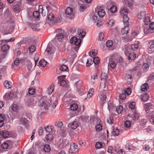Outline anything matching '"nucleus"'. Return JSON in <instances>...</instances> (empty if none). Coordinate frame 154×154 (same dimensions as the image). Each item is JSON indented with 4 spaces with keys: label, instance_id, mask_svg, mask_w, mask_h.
Returning <instances> with one entry per match:
<instances>
[{
    "label": "nucleus",
    "instance_id": "obj_21",
    "mask_svg": "<svg viewBox=\"0 0 154 154\" xmlns=\"http://www.w3.org/2000/svg\"><path fill=\"white\" fill-rule=\"evenodd\" d=\"M149 96L148 94L146 93L141 96V100L146 102L148 100Z\"/></svg>",
    "mask_w": 154,
    "mask_h": 154
},
{
    "label": "nucleus",
    "instance_id": "obj_53",
    "mask_svg": "<svg viewBox=\"0 0 154 154\" xmlns=\"http://www.w3.org/2000/svg\"><path fill=\"white\" fill-rule=\"evenodd\" d=\"M1 146L2 148L5 149H7L8 147V145L7 143L5 142L1 144Z\"/></svg>",
    "mask_w": 154,
    "mask_h": 154
},
{
    "label": "nucleus",
    "instance_id": "obj_42",
    "mask_svg": "<svg viewBox=\"0 0 154 154\" xmlns=\"http://www.w3.org/2000/svg\"><path fill=\"white\" fill-rule=\"evenodd\" d=\"M9 49V46L7 45H5L2 47V50L5 52L7 51Z\"/></svg>",
    "mask_w": 154,
    "mask_h": 154
},
{
    "label": "nucleus",
    "instance_id": "obj_59",
    "mask_svg": "<svg viewBox=\"0 0 154 154\" xmlns=\"http://www.w3.org/2000/svg\"><path fill=\"white\" fill-rule=\"evenodd\" d=\"M126 95V94L122 93L119 95V97L120 99L123 100L125 98Z\"/></svg>",
    "mask_w": 154,
    "mask_h": 154
},
{
    "label": "nucleus",
    "instance_id": "obj_22",
    "mask_svg": "<svg viewBox=\"0 0 154 154\" xmlns=\"http://www.w3.org/2000/svg\"><path fill=\"white\" fill-rule=\"evenodd\" d=\"M11 82L10 81H5L4 83V85L5 88L7 89H9L11 87Z\"/></svg>",
    "mask_w": 154,
    "mask_h": 154
},
{
    "label": "nucleus",
    "instance_id": "obj_28",
    "mask_svg": "<svg viewBox=\"0 0 154 154\" xmlns=\"http://www.w3.org/2000/svg\"><path fill=\"white\" fill-rule=\"evenodd\" d=\"M139 44V41L135 42V43L132 45L131 48L134 50H136L138 48Z\"/></svg>",
    "mask_w": 154,
    "mask_h": 154
},
{
    "label": "nucleus",
    "instance_id": "obj_20",
    "mask_svg": "<svg viewBox=\"0 0 154 154\" xmlns=\"http://www.w3.org/2000/svg\"><path fill=\"white\" fill-rule=\"evenodd\" d=\"M5 119V116L3 114L0 115V128L2 127L4 124V121Z\"/></svg>",
    "mask_w": 154,
    "mask_h": 154
},
{
    "label": "nucleus",
    "instance_id": "obj_17",
    "mask_svg": "<svg viewBox=\"0 0 154 154\" xmlns=\"http://www.w3.org/2000/svg\"><path fill=\"white\" fill-rule=\"evenodd\" d=\"M5 16L8 18H10L11 17L12 14L10 12L9 9L7 8H5V11L4 13Z\"/></svg>",
    "mask_w": 154,
    "mask_h": 154
},
{
    "label": "nucleus",
    "instance_id": "obj_7",
    "mask_svg": "<svg viewBox=\"0 0 154 154\" xmlns=\"http://www.w3.org/2000/svg\"><path fill=\"white\" fill-rule=\"evenodd\" d=\"M78 150V146L75 143H72L70 144V148L69 150V152L71 153H74Z\"/></svg>",
    "mask_w": 154,
    "mask_h": 154
},
{
    "label": "nucleus",
    "instance_id": "obj_2",
    "mask_svg": "<svg viewBox=\"0 0 154 154\" xmlns=\"http://www.w3.org/2000/svg\"><path fill=\"white\" fill-rule=\"evenodd\" d=\"M58 104L57 100L54 96H52L50 97L48 102V104L44 106V108L45 109H48V107H51L54 109Z\"/></svg>",
    "mask_w": 154,
    "mask_h": 154
},
{
    "label": "nucleus",
    "instance_id": "obj_40",
    "mask_svg": "<svg viewBox=\"0 0 154 154\" xmlns=\"http://www.w3.org/2000/svg\"><path fill=\"white\" fill-rule=\"evenodd\" d=\"M44 150L45 152H49L51 150L50 145L48 144H45L44 147Z\"/></svg>",
    "mask_w": 154,
    "mask_h": 154
},
{
    "label": "nucleus",
    "instance_id": "obj_36",
    "mask_svg": "<svg viewBox=\"0 0 154 154\" xmlns=\"http://www.w3.org/2000/svg\"><path fill=\"white\" fill-rule=\"evenodd\" d=\"M53 135L50 134H47L45 137L46 140L48 141H51L53 139Z\"/></svg>",
    "mask_w": 154,
    "mask_h": 154
},
{
    "label": "nucleus",
    "instance_id": "obj_39",
    "mask_svg": "<svg viewBox=\"0 0 154 154\" xmlns=\"http://www.w3.org/2000/svg\"><path fill=\"white\" fill-rule=\"evenodd\" d=\"M47 18L49 21L53 20L54 18V14L52 13L49 14L47 16Z\"/></svg>",
    "mask_w": 154,
    "mask_h": 154
},
{
    "label": "nucleus",
    "instance_id": "obj_61",
    "mask_svg": "<svg viewBox=\"0 0 154 154\" xmlns=\"http://www.w3.org/2000/svg\"><path fill=\"white\" fill-rule=\"evenodd\" d=\"M55 125L56 127L60 128L63 125V124L61 122L58 121L55 123Z\"/></svg>",
    "mask_w": 154,
    "mask_h": 154
},
{
    "label": "nucleus",
    "instance_id": "obj_41",
    "mask_svg": "<svg viewBox=\"0 0 154 154\" xmlns=\"http://www.w3.org/2000/svg\"><path fill=\"white\" fill-rule=\"evenodd\" d=\"M85 32L84 31H81L79 32L78 37L80 38H83L85 35Z\"/></svg>",
    "mask_w": 154,
    "mask_h": 154
},
{
    "label": "nucleus",
    "instance_id": "obj_60",
    "mask_svg": "<svg viewBox=\"0 0 154 154\" xmlns=\"http://www.w3.org/2000/svg\"><path fill=\"white\" fill-rule=\"evenodd\" d=\"M131 93V88H128L125 89V94L127 95H130Z\"/></svg>",
    "mask_w": 154,
    "mask_h": 154
},
{
    "label": "nucleus",
    "instance_id": "obj_23",
    "mask_svg": "<svg viewBox=\"0 0 154 154\" xmlns=\"http://www.w3.org/2000/svg\"><path fill=\"white\" fill-rule=\"evenodd\" d=\"M63 38V36L62 33H59L55 37V39H57L59 41H62Z\"/></svg>",
    "mask_w": 154,
    "mask_h": 154
},
{
    "label": "nucleus",
    "instance_id": "obj_3",
    "mask_svg": "<svg viewBox=\"0 0 154 154\" xmlns=\"http://www.w3.org/2000/svg\"><path fill=\"white\" fill-rule=\"evenodd\" d=\"M120 13L123 17L124 23L126 24V25H129V18L127 16L128 13L127 10L125 8H122L120 11Z\"/></svg>",
    "mask_w": 154,
    "mask_h": 154
},
{
    "label": "nucleus",
    "instance_id": "obj_35",
    "mask_svg": "<svg viewBox=\"0 0 154 154\" xmlns=\"http://www.w3.org/2000/svg\"><path fill=\"white\" fill-rule=\"evenodd\" d=\"M29 51L30 53H32L35 51L36 48L34 45H30L28 48Z\"/></svg>",
    "mask_w": 154,
    "mask_h": 154
},
{
    "label": "nucleus",
    "instance_id": "obj_11",
    "mask_svg": "<svg viewBox=\"0 0 154 154\" xmlns=\"http://www.w3.org/2000/svg\"><path fill=\"white\" fill-rule=\"evenodd\" d=\"M68 126L69 128H71L73 129H75L78 127V124L77 122L74 121L71 123L69 124Z\"/></svg>",
    "mask_w": 154,
    "mask_h": 154
},
{
    "label": "nucleus",
    "instance_id": "obj_31",
    "mask_svg": "<svg viewBox=\"0 0 154 154\" xmlns=\"http://www.w3.org/2000/svg\"><path fill=\"white\" fill-rule=\"evenodd\" d=\"M94 93V89L91 88L90 89L88 93L87 94V97L88 98H91L92 96Z\"/></svg>",
    "mask_w": 154,
    "mask_h": 154
},
{
    "label": "nucleus",
    "instance_id": "obj_57",
    "mask_svg": "<svg viewBox=\"0 0 154 154\" xmlns=\"http://www.w3.org/2000/svg\"><path fill=\"white\" fill-rule=\"evenodd\" d=\"M35 90L33 88H29L28 91L29 94L32 95L34 94L35 92Z\"/></svg>",
    "mask_w": 154,
    "mask_h": 154
},
{
    "label": "nucleus",
    "instance_id": "obj_8",
    "mask_svg": "<svg viewBox=\"0 0 154 154\" xmlns=\"http://www.w3.org/2000/svg\"><path fill=\"white\" fill-rule=\"evenodd\" d=\"M66 13L67 15V17L72 18L74 17V13L73 9L70 7H68L66 10Z\"/></svg>",
    "mask_w": 154,
    "mask_h": 154
},
{
    "label": "nucleus",
    "instance_id": "obj_5",
    "mask_svg": "<svg viewBox=\"0 0 154 154\" xmlns=\"http://www.w3.org/2000/svg\"><path fill=\"white\" fill-rule=\"evenodd\" d=\"M144 108L146 112L149 114H152L154 110V106L150 103H148L145 106Z\"/></svg>",
    "mask_w": 154,
    "mask_h": 154
},
{
    "label": "nucleus",
    "instance_id": "obj_45",
    "mask_svg": "<svg viewBox=\"0 0 154 154\" xmlns=\"http://www.w3.org/2000/svg\"><path fill=\"white\" fill-rule=\"evenodd\" d=\"M93 63V61L91 58H89L87 60L86 62V66H90Z\"/></svg>",
    "mask_w": 154,
    "mask_h": 154
},
{
    "label": "nucleus",
    "instance_id": "obj_49",
    "mask_svg": "<svg viewBox=\"0 0 154 154\" xmlns=\"http://www.w3.org/2000/svg\"><path fill=\"white\" fill-rule=\"evenodd\" d=\"M100 77L101 80H106L107 79V75L105 73H102L101 74Z\"/></svg>",
    "mask_w": 154,
    "mask_h": 154
},
{
    "label": "nucleus",
    "instance_id": "obj_47",
    "mask_svg": "<svg viewBox=\"0 0 154 154\" xmlns=\"http://www.w3.org/2000/svg\"><path fill=\"white\" fill-rule=\"evenodd\" d=\"M117 7L116 6L112 5L110 9V11L112 13H114L116 12Z\"/></svg>",
    "mask_w": 154,
    "mask_h": 154
},
{
    "label": "nucleus",
    "instance_id": "obj_15",
    "mask_svg": "<svg viewBox=\"0 0 154 154\" xmlns=\"http://www.w3.org/2000/svg\"><path fill=\"white\" fill-rule=\"evenodd\" d=\"M125 27L122 29L121 32V33L123 34H127L128 33V31L129 30V28L128 27L129 25H126V24H125L124 23Z\"/></svg>",
    "mask_w": 154,
    "mask_h": 154
},
{
    "label": "nucleus",
    "instance_id": "obj_19",
    "mask_svg": "<svg viewBox=\"0 0 154 154\" xmlns=\"http://www.w3.org/2000/svg\"><path fill=\"white\" fill-rule=\"evenodd\" d=\"M136 55L134 52H131L129 53L128 57V59L129 61H131L134 60L135 58Z\"/></svg>",
    "mask_w": 154,
    "mask_h": 154
},
{
    "label": "nucleus",
    "instance_id": "obj_6",
    "mask_svg": "<svg viewBox=\"0 0 154 154\" xmlns=\"http://www.w3.org/2000/svg\"><path fill=\"white\" fill-rule=\"evenodd\" d=\"M43 7L42 5H39L38 8V11H35L33 12V17L35 18H38L40 13H42L43 11Z\"/></svg>",
    "mask_w": 154,
    "mask_h": 154
},
{
    "label": "nucleus",
    "instance_id": "obj_43",
    "mask_svg": "<svg viewBox=\"0 0 154 154\" xmlns=\"http://www.w3.org/2000/svg\"><path fill=\"white\" fill-rule=\"evenodd\" d=\"M18 108V106L16 104H13L11 106V109L14 112L16 111Z\"/></svg>",
    "mask_w": 154,
    "mask_h": 154
},
{
    "label": "nucleus",
    "instance_id": "obj_56",
    "mask_svg": "<svg viewBox=\"0 0 154 154\" xmlns=\"http://www.w3.org/2000/svg\"><path fill=\"white\" fill-rule=\"evenodd\" d=\"M131 126V122L130 121H126L125 122V126L126 128H129Z\"/></svg>",
    "mask_w": 154,
    "mask_h": 154
},
{
    "label": "nucleus",
    "instance_id": "obj_32",
    "mask_svg": "<svg viewBox=\"0 0 154 154\" xmlns=\"http://www.w3.org/2000/svg\"><path fill=\"white\" fill-rule=\"evenodd\" d=\"M47 63L44 59H42L39 61V64L41 66L44 67L46 65Z\"/></svg>",
    "mask_w": 154,
    "mask_h": 154
},
{
    "label": "nucleus",
    "instance_id": "obj_13",
    "mask_svg": "<svg viewBox=\"0 0 154 154\" xmlns=\"http://www.w3.org/2000/svg\"><path fill=\"white\" fill-rule=\"evenodd\" d=\"M47 100V98L46 97H42L40 100L39 101L38 103V105L40 106H43L44 103H45Z\"/></svg>",
    "mask_w": 154,
    "mask_h": 154
},
{
    "label": "nucleus",
    "instance_id": "obj_12",
    "mask_svg": "<svg viewBox=\"0 0 154 154\" xmlns=\"http://www.w3.org/2000/svg\"><path fill=\"white\" fill-rule=\"evenodd\" d=\"M97 125L95 127L96 130L97 131H99L102 129V123L100 119L97 120Z\"/></svg>",
    "mask_w": 154,
    "mask_h": 154
},
{
    "label": "nucleus",
    "instance_id": "obj_1",
    "mask_svg": "<svg viewBox=\"0 0 154 154\" xmlns=\"http://www.w3.org/2000/svg\"><path fill=\"white\" fill-rule=\"evenodd\" d=\"M100 92L99 94V97L100 99V103L103 104L105 102L106 98V93L104 91L107 89V88L104 83H101L100 87Z\"/></svg>",
    "mask_w": 154,
    "mask_h": 154
},
{
    "label": "nucleus",
    "instance_id": "obj_9",
    "mask_svg": "<svg viewBox=\"0 0 154 154\" xmlns=\"http://www.w3.org/2000/svg\"><path fill=\"white\" fill-rule=\"evenodd\" d=\"M26 103L27 105L29 106H34L36 103V102L33 100V99H29L26 100Z\"/></svg>",
    "mask_w": 154,
    "mask_h": 154
},
{
    "label": "nucleus",
    "instance_id": "obj_26",
    "mask_svg": "<svg viewBox=\"0 0 154 154\" xmlns=\"http://www.w3.org/2000/svg\"><path fill=\"white\" fill-rule=\"evenodd\" d=\"M119 133V130L117 128L113 129L112 132V134L114 136H118Z\"/></svg>",
    "mask_w": 154,
    "mask_h": 154
},
{
    "label": "nucleus",
    "instance_id": "obj_52",
    "mask_svg": "<svg viewBox=\"0 0 154 154\" xmlns=\"http://www.w3.org/2000/svg\"><path fill=\"white\" fill-rule=\"evenodd\" d=\"M103 144L101 142H98L95 145V147L97 149H100L102 147Z\"/></svg>",
    "mask_w": 154,
    "mask_h": 154
},
{
    "label": "nucleus",
    "instance_id": "obj_14",
    "mask_svg": "<svg viewBox=\"0 0 154 154\" xmlns=\"http://www.w3.org/2000/svg\"><path fill=\"white\" fill-rule=\"evenodd\" d=\"M96 11L97 12L99 17H103L106 14V12L104 9H100L99 10H96Z\"/></svg>",
    "mask_w": 154,
    "mask_h": 154
},
{
    "label": "nucleus",
    "instance_id": "obj_58",
    "mask_svg": "<svg viewBox=\"0 0 154 154\" xmlns=\"http://www.w3.org/2000/svg\"><path fill=\"white\" fill-rule=\"evenodd\" d=\"M148 47L154 48V40H151L149 42Z\"/></svg>",
    "mask_w": 154,
    "mask_h": 154
},
{
    "label": "nucleus",
    "instance_id": "obj_18",
    "mask_svg": "<svg viewBox=\"0 0 154 154\" xmlns=\"http://www.w3.org/2000/svg\"><path fill=\"white\" fill-rule=\"evenodd\" d=\"M54 85L53 84L51 85L48 88L47 92L48 94H52L54 90Z\"/></svg>",
    "mask_w": 154,
    "mask_h": 154
},
{
    "label": "nucleus",
    "instance_id": "obj_50",
    "mask_svg": "<svg viewBox=\"0 0 154 154\" xmlns=\"http://www.w3.org/2000/svg\"><path fill=\"white\" fill-rule=\"evenodd\" d=\"M123 110V107L122 106H120L116 109V112L118 113H121Z\"/></svg>",
    "mask_w": 154,
    "mask_h": 154
},
{
    "label": "nucleus",
    "instance_id": "obj_55",
    "mask_svg": "<svg viewBox=\"0 0 154 154\" xmlns=\"http://www.w3.org/2000/svg\"><path fill=\"white\" fill-rule=\"evenodd\" d=\"M13 9L14 11L15 12H19L20 10L19 6L17 5H14Z\"/></svg>",
    "mask_w": 154,
    "mask_h": 154
},
{
    "label": "nucleus",
    "instance_id": "obj_16",
    "mask_svg": "<svg viewBox=\"0 0 154 154\" xmlns=\"http://www.w3.org/2000/svg\"><path fill=\"white\" fill-rule=\"evenodd\" d=\"M144 32L146 34H148L153 32L154 31L151 29L149 27H148V26H146L144 27Z\"/></svg>",
    "mask_w": 154,
    "mask_h": 154
},
{
    "label": "nucleus",
    "instance_id": "obj_63",
    "mask_svg": "<svg viewBox=\"0 0 154 154\" xmlns=\"http://www.w3.org/2000/svg\"><path fill=\"white\" fill-rule=\"evenodd\" d=\"M43 131L44 129L43 128L41 127L39 128L38 132L40 135H42L43 134Z\"/></svg>",
    "mask_w": 154,
    "mask_h": 154
},
{
    "label": "nucleus",
    "instance_id": "obj_48",
    "mask_svg": "<svg viewBox=\"0 0 154 154\" xmlns=\"http://www.w3.org/2000/svg\"><path fill=\"white\" fill-rule=\"evenodd\" d=\"M130 48L128 46H125V49L124 51L125 54L126 55H127L128 54V52L130 51Z\"/></svg>",
    "mask_w": 154,
    "mask_h": 154
},
{
    "label": "nucleus",
    "instance_id": "obj_10",
    "mask_svg": "<svg viewBox=\"0 0 154 154\" xmlns=\"http://www.w3.org/2000/svg\"><path fill=\"white\" fill-rule=\"evenodd\" d=\"M116 65L117 63L115 60H111L109 61L108 65V67L109 68H110L112 69H114L116 68Z\"/></svg>",
    "mask_w": 154,
    "mask_h": 154
},
{
    "label": "nucleus",
    "instance_id": "obj_24",
    "mask_svg": "<svg viewBox=\"0 0 154 154\" xmlns=\"http://www.w3.org/2000/svg\"><path fill=\"white\" fill-rule=\"evenodd\" d=\"M146 13L144 11H141L137 15V17L140 19H144L146 16Z\"/></svg>",
    "mask_w": 154,
    "mask_h": 154
},
{
    "label": "nucleus",
    "instance_id": "obj_46",
    "mask_svg": "<svg viewBox=\"0 0 154 154\" xmlns=\"http://www.w3.org/2000/svg\"><path fill=\"white\" fill-rule=\"evenodd\" d=\"M100 62V58L98 57H95L93 59V62H94L95 64H98Z\"/></svg>",
    "mask_w": 154,
    "mask_h": 154
},
{
    "label": "nucleus",
    "instance_id": "obj_29",
    "mask_svg": "<svg viewBox=\"0 0 154 154\" xmlns=\"http://www.w3.org/2000/svg\"><path fill=\"white\" fill-rule=\"evenodd\" d=\"M148 88L149 86L147 84H143L140 87L141 90L144 91H146Z\"/></svg>",
    "mask_w": 154,
    "mask_h": 154
},
{
    "label": "nucleus",
    "instance_id": "obj_62",
    "mask_svg": "<svg viewBox=\"0 0 154 154\" xmlns=\"http://www.w3.org/2000/svg\"><path fill=\"white\" fill-rule=\"evenodd\" d=\"M115 23V20L113 19L110 20L108 24L109 27H112L113 26Z\"/></svg>",
    "mask_w": 154,
    "mask_h": 154
},
{
    "label": "nucleus",
    "instance_id": "obj_51",
    "mask_svg": "<svg viewBox=\"0 0 154 154\" xmlns=\"http://www.w3.org/2000/svg\"><path fill=\"white\" fill-rule=\"evenodd\" d=\"M150 21V18L148 16L145 17L144 20V22L146 24H148V23Z\"/></svg>",
    "mask_w": 154,
    "mask_h": 154
},
{
    "label": "nucleus",
    "instance_id": "obj_25",
    "mask_svg": "<svg viewBox=\"0 0 154 154\" xmlns=\"http://www.w3.org/2000/svg\"><path fill=\"white\" fill-rule=\"evenodd\" d=\"M125 79L127 82L129 83H131L132 81L131 75L129 74H126L125 76Z\"/></svg>",
    "mask_w": 154,
    "mask_h": 154
},
{
    "label": "nucleus",
    "instance_id": "obj_37",
    "mask_svg": "<svg viewBox=\"0 0 154 154\" xmlns=\"http://www.w3.org/2000/svg\"><path fill=\"white\" fill-rule=\"evenodd\" d=\"M70 107L71 110L75 111L77 109L78 106L76 104L74 103L71 105Z\"/></svg>",
    "mask_w": 154,
    "mask_h": 154
},
{
    "label": "nucleus",
    "instance_id": "obj_33",
    "mask_svg": "<svg viewBox=\"0 0 154 154\" xmlns=\"http://www.w3.org/2000/svg\"><path fill=\"white\" fill-rule=\"evenodd\" d=\"M97 50L95 49L93 50L92 52L90 51L88 53L89 55L91 57L95 56L97 55Z\"/></svg>",
    "mask_w": 154,
    "mask_h": 154
},
{
    "label": "nucleus",
    "instance_id": "obj_30",
    "mask_svg": "<svg viewBox=\"0 0 154 154\" xmlns=\"http://www.w3.org/2000/svg\"><path fill=\"white\" fill-rule=\"evenodd\" d=\"M108 109L109 112L112 111L114 107L115 106L113 103H111L110 102H108Z\"/></svg>",
    "mask_w": 154,
    "mask_h": 154
},
{
    "label": "nucleus",
    "instance_id": "obj_34",
    "mask_svg": "<svg viewBox=\"0 0 154 154\" xmlns=\"http://www.w3.org/2000/svg\"><path fill=\"white\" fill-rule=\"evenodd\" d=\"M66 77V75H60L58 77V79L59 82H62L63 81H66L65 80V78Z\"/></svg>",
    "mask_w": 154,
    "mask_h": 154
},
{
    "label": "nucleus",
    "instance_id": "obj_27",
    "mask_svg": "<svg viewBox=\"0 0 154 154\" xmlns=\"http://www.w3.org/2000/svg\"><path fill=\"white\" fill-rule=\"evenodd\" d=\"M31 28L34 31H37L40 30L39 25L38 24H33L31 26Z\"/></svg>",
    "mask_w": 154,
    "mask_h": 154
},
{
    "label": "nucleus",
    "instance_id": "obj_64",
    "mask_svg": "<svg viewBox=\"0 0 154 154\" xmlns=\"http://www.w3.org/2000/svg\"><path fill=\"white\" fill-rule=\"evenodd\" d=\"M45 130L46 132H49L52 130V128L51 127H49L48 126H47L45 128Z\"/></svg>",
    "mask_w": 154,
    "mask_h": 154
},
{
    "label": "nucleus",
    "instance_id": "obj_54",
    "mask_svg": "<svg viewBox=\"0 0 154 154\" xmlns=\"http://www.w3.org/2000/svg\"><path fill=\"white\" fill-rule=\"evenodd\" d=\"M113 45V42L112 40H108L106 42V45L109 48L111 47Z\"/></svg>",
    "mask_w": 154,
    "mask_h": 154
},
{
    "label": "nucleus",
    "instance_id": "obj_4",
    "mask_svg": "<svg viewBox=\"0 0 154 154\" xmlns=\"http://www.w3.org/2000/svg\"><path fill=\"white\" fill-rule=\"evenodd\" d=\"M70 42L72 44H74L77 46L75 47H74V49L76 51H77L80 47V44L81 42L80 39L76 37H73L71 38Z\"/></svg>",
    "mask_w": 154,
    "mask_h": 154
},
{
    "label": "nucleus",
    "instance_id": "obj_38",
    "mask_svg": "<svg viewBox=\"0 0 154 154\" xmlns=\"http://www.w3.org/2000/svg\"><path fill=\"white\" fill-rule=\"evenodd\" d=\"M91 18L93 22H95L97 20L98 17L96 14H94V13H92L91 14Z\"/></svg>",
    "mask_w": 154,
    "mask_h": 154
},
{
    "label": "nucleus",
    "instance_id": "obj_44",
    "mask_svg": "<svg viewBox=\"0 0 154 154\" xmlns=\"http://www.w3.org/2000/svg\"><path fill=\"white\" fill-rule=\"evenodd\" d=\"M68 69L67 66L65 65H63L60 67V69L61 71H64Z\"/></svg>",
    "mask_w": 154,
    "mask_h": 154
}]
</instances>
